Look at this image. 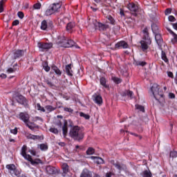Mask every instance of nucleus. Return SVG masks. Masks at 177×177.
<instances>
[{
    "mask_svg": "<svg viewBox=\"0 0 177 177\" xmlns=\"http://www.w3.org/2000/svg\"><path fill=\"white\" fill-rule=\"evenodd\" d=\"M71 127V128L69 131V136L72 138V139H74V140H77L78 142H80V140H82L85 136V133H84V131H82L81 128L78 126Z\"/></svg>",
    "mask_w": 177,
    "mask_h": 177,
    "instance_id": "f257e3e1",
    "label": "nucleus"
},
{
    "mask_svg": "<svg viewBox=\"0 0 177 177\" xmlns=\"http://www.w3.org/2000/svg\"><path fill=\"white\" fill-rule=\"evenodd\" d=\"M142 32L144 34V39L140 41V44L141 48L142 50L145 52V50H147V49H149V45L151 44V40L149 37L147 28L144 29L142 30Z\"/></svg>",
    "mask_w": 177,
    "mask_h": 177,
    "instance_id": "f03ea898",
    "label": "nucleus"
},
{
    "mask_svg": "<svg viewBox=\"0 0 177 177\" xmlns=\"http://www.w3.org/2000/svg\"><path fill=\"white\" fill-rule=\"evenodd\" d=\"M151 92L156 100H164V93L162 91H160V87L158 84H153L151 88Z\"/></svg>",
    "mask_w": 177,
    "mask_h": 177,
    "instance_id": "7ed1b4c3",
    "label": "nucleus"
},
{
    "mask_svg": "<svg viewBox=\"0 0 177 177\" xmlns=\"http://www.w3.org/2000/svg\"><path fill=\"white\" fill-rule=\"evenodd\" d=\"M57 44L58 46H61L62 48H71L74 46V41L67 39L66 37H62Z\"/></svg>",
    "mask_w": 177,
    "mask_h": 177,
    "instance_id": "20e7f679",
    "label": "nucleus"
},
{
    "mask_svg": "<svg viewBox=\"0 0 177 177\" xmlns=\"http://www.w3.org/2000/svg\"><path fill=\"white\" fill-rule=\"evenodd\" d=\"M37 46H38L40 52H45V50H48V49H50V48H52L53 45H52V43L39 42L37 44Z\"/></svg>",
    "mask_w": 177,
    "mask_h": 177,
    "instance_id": "39448f33",
    "label": "nucleus"
},
{
    "mask_svg": "<svg viewBox=\"0 0 177 177\" xmlns=\"http://www.w3.org/2000/svg\"><path fill=\"white\" fill-rule=\"evenodd\" d=\"M94 26L95 27V29L98 28L100 31H106V30L110 28V26L108 24L97 22L96 20L94 21Z\"/></svg>",
    "mask_w": 177,
    "mask_h": 177,
    "instance_id": "423d86ee",
    "label": "nucleus"
},
{
    "mask_svg": "<svg viewBox=\"0 0 177 177\" xmlns=\"http://www.w3.org/2000/svg\"><path fill=\"white\" fill-rule=\"evenodd\" d=\"M15 100H17V103H19V104H23L25 106V107H27L28 106V101L24 96L21 95H18L15 97Z\"/></svg>",
    "mask_w": 177,
    "mask_h": 177,
    "instance_id": "0eeeda50",
    "label": "nucleus"
},
{
    "mask_svg": "<svg viewBox=\"0 0 177 177\" xmlns=\"http://www.w3.org/2000/svg\"><path fill=\"white\" fill-rule=\"evenodd\" d=\"M19 118L24 121L25 124H30V115L27 113H19Z\"/></svg>",
    "mask_w": 177,
    "mask_h": 177,
    "instance_id": "6e6552de",
    "label": "nucleus"
},
{
    "mask_svg": "<svg viewBox=\"0 0 177 177\" xmlns=\"http://www.w3.org/2000/svg\"><path fill=\"white\" fill-rule=\"evenodd\" d=\"M24 55V51L23 50H15L12 52V58L14 59H19Z\"/></svg>",
    "mask_w": 177,
    "mask_h": 177,
    "instance_id": "1a4fd4ad",
    "label": "nucleus"
},
{
    "mask_svg": "<svg viewBox=\"0 0 177 177\" xmlns=\"http://www.w3.org/2000/svg\"><path fill=\"white\" fill-rule=\"evenodd\" d=\"M27 146L24 145L21 148V156L26 159V160H31V156L27 155Z\"/></svg>",
    "mask_w": 177,
    "mask_h": 177,
    "instance_id": "9d476101",
    "label": "nucleus"
},
{
    "mask_svg": "<svg viewBox=\"0 0 177 177\" xmlns=\"http://www.w3.org/2000/svg\"><path fill=\"white\" fill-rule=\"evenodd\" d=\"M128 9H129V10L131 12H134V13L136 12H138L139 7L138 6V5L135 4L134 3H130L128 4L127 6Z\"/></svg>",
    "mask_w": 177,
    "mask_h": 177,
    "instance_id": "9b49d317",
    "label": "nucleus"
},
{
    "mask_svg": "<svg viewBox=\"0 0 177 177\" xmlns=\"http://www.w3.org/2000/svg\"><path fill=\"white\" fill-rule=\"evenodd\" d=\"M115 49H120V48L127 49V48H128V44H127L125 41H120L115 45Z\"/></svg>",
    "mask_w": 177,
    "mask_h": 177,
    "instance_id": "f8f14e48",
    "label": "nucleus"
},
{
    "mask_svg": "<svg viewBox=\"0 0 177 177\" xmlns=\"http://www.w3.org/2000/svg\"><path fill=\"white\" fill-rule=\"evenodd\" d=\"M50 8H53V11H54V12H58L59 9L62 8V1H59V3H53Z\"/></svg>",
    "mask_w": 177,
    "mask_h": 177,
    "instance_id": "ddd939ff",
    "label": "nucleus"
},
{
    "mask_svg": "<svg viewBox=\"0 0 177 177\" xmlns=\"http://www.w3.org/2000/svg\"><path fill=\"white\" fill-rule=\"evenodd\" d=\"M91 160H94V162H95V164H104V160L98 156H91Z\"/></svg>",
    "mask_w": 177,
    "mask_h": 177,
    "instance_id": "4468645a",
    "label": "nucleus"
},
{
    "mask_svg": "<svg viewBox=\"0 0 177 177\" xmlns=\"http://www.w3.org/2000/svg\"><path fill=\"white\" fill-rule=\"evenodd\" d=\"M80 177H92V173L87 169H84L82 171Z\"/></svg>",
    "mask_w": 177,
    "mask_h": 177,
    "instance_id": "2eb2a0df",
    "label": "nucleus"
},
{
    "mask_svg": "<svg viewBox=\"0 0 177 177\" xmlns=\"http://www.w3.org/2000/svg\"><path fill=\"white\" fill-rule=\"evenodd\" d=\"M48 28L49 25H48V21H46V20L42 21L40 26L41 30L46 31V30H48Z\"/></svg>",
    "mask_w": 177,
    "mask_h": 177,
    "instance_id": "dca6fc26",
    "label": "nucleus"
},
{
    "mask_svg": "<svg viewBox=\"0 0 177 177\" xmlns=\"http://www.w3.org/2000/svg\"><path fill=\"white\" fill-rule=\"evenodd\" d=\"M122 96H128L130 99H133V92L126 90L122 93Z\"/></svg>",
    "mask_w": 177,
    "mask_h": 177,
    "instance_id": "f3484780",
    "label": "nucleus"
},
{
    "mask_svg": "<svg viewBox=\"0 0 177 177\" xmlns=\"http://www.w3.org/2000/svg\"><path fill=\"white\" fill-rule=\"evenodd\" d=\"M155 39L158 45H161V44H162V37H161V35L156 33L155 35Z\"/></svg>",
    "mask_w": 177,
    "mask_h": 177,
    "instance_id": "a211bd4d",
    "label": "nucleus"
},
{
    "mask_svg": "<svg viewBox=\"0 0 177 177\" xmlns=\"http://www.w3.org/2000/svg\"><path fill=\"white\" fill-rule=\"evenodd\" d=\"M51 69L53 70V71L55 73V74H57V75H62V71H60V69H59V68H57L56 65H52Z\"/></svg>",
    "mask_w": 177,
    "mask_h": 177,
    "instance_id": "6ab92c4d",
    "label": "nucleus"
},
{
    "mask_svg": "<svg viewBox=\"0 0 177 177\" xmlns=\"http://www.w3.org/2000/svg\"><path fill=\"white\" fill-rule=\"evenodd\" d=\"M66 74L70 77H73V71L71 70V64H68L66 66Z\"/></svg>",
    "mask_w": 177,
    "mask_h": 177,
    "instance_id": "aec40b11",
    "label": "nucleus"
},
{
    "mask_svg": "<svg viewBox=\"0 0 177 177\" xmlns=\"http://www.w3.org/2000/svg\"><path fill=\"white\" fill-rule=\"evenodd\" d=\"M68 131V129L67 127V122H65L64 124V126L62 127V132L64 138L67 136V132Z\"/></svg>",
    "mask_w": 177,
    "mask_h": 177,
    "instance_id": "412c9836",
    "label": "nucleus"
},
{
    "mask_svg": "<svg viewBox=\"0 0 177 177\" xmlns=\"http://www.w3.org/2000/svg\"><path fill=\"white\" fill-rule=\"evenodd\" d=\"M46 171L47 174L52 175V174H55V167H53L52 166H48L46 168Z\"/></svg>",
    "mask_w": 177,
    "mask_h": 177,
    "instance_id": "4be33fe9",
    "label": "nucleus"
},
{
    "mask_svg": "<svg viewBox=\"0 0 177 177\" xmlns=\"http://www.w3.org/2000/svg\"><path fill=\"white\" fill-rule=\"evenodd\" d=\"M28 161H30V162L32 164V165H38V164H40L41 160L36 159L35 160H32V158L30 156V159H27Z\"/></svg>",
    "mask_w": 177,
    "mask_h": 177,
    "instance_id": "5701e85b",
    "label": "nucleus"
},
{
    "mask_svg": "<svg viewBox=\"0 0 177 177\" xmlns=\"http://www.w3.org/2000/svg\"><path fill=\"white\" fill-rule=\"evenodd\" d=\"M11 175H15V176L20 177V175L21 174V171L17 169L16 168L14 169L13 171H10Z\"/></svg>",
    "mask_w": 177,
    "mask_h": 177,
    "instance_id": "b1692460",
    "label": "nucleus"
},
{
    "mask_svg": "<svg viewBox=\"0 0 177 177\" xmlns=\"http://www.w3.org/2000/svg\"><path fill=\"white\" fill-rule=\"evenodd\" d=\"M111 164H113V165H114V167H115V168H117L119 171L122 170V166L121 165H120L119 162L115 163V162H114V160H111Z\"/></svg>",
    "mask_w": 177,
    "mask_h": 177,
    "instance_id": "393cba45",
    "label": "nucleus"
},
{
    "mask_svg": "<svg viewBox=\"0 0 177 177\" xmlns=\"http://www.w3.org/2000/svg\"><path fill=\"white\" fill-rule=\"evenodd\" d=\"M95 102L97 103V104H102V103H103V100L102 99V96L100 95L95 96Z\"/></svg>",
    "mask_w": 177,
    "mask_h": 177,
    "instance_id": "a878e982",
    "label": "nucleus"
},
{
    "mask_svg": "<svg viewBox=\"0 0 177 177\" xmlns=\"http://www.w3.org/2000/svg\"><path fill=\"white\" fill-rule=\"evenodd\" d=\"M133 64L134 66H142L143 67L144 66H146V62L134 61Z\"/></svg>",
    "mask_w": 177,
    "mask_h": 177,
    "instance_id": "bb28decb",
    "label": "nucleus"
},
{
    "mask_svg": "<svg viewBox=\"0 0 177 177\" xmlns=\"http://www.w3.org/2000/svg\"><path fill=\"white\" fill-rule=\"evenodd\" d=\"M6 168H7V169H9L10 172H13L16 168V166L13 164L7 165Z\"/></svg>",
    "mask_w": 177,
    "mask_h": 177,
    "instance_id": "cd10ccee",
    "label": "nucleus"
},
{
    "mask_svg": "<svg viewBox=\"0 0 177 177\" xmlns=\"http://www.w3.org/2000/svg\"><path fill=\"white\" fill-rule=\"evenodd\" d=\"M151 30L154 34H157L158 32V26L156 24H153L151 25Z\"/></svg>",
    "mask_w": 177,
    "mask_h": 177,
    "instance_id": "c85d7f7f",
    "label": "nucleus"
},
{
    "mask_svg": "<svg viewBox=\"0 0 177 177\" xmlns=\"http://www.w3.org/2000/svg\"><path fill=\"white\" fill-rule=\"evenodd\" d=\"M75 27V24L74 23L70 22L66 26V30L70 31V30H73Z\"/></svg>",
    "mask_w": 177,
    "mask_h": 177,
    "instance_id": "c756f323",
    "label": "nucleus"
},
{
    "mask_svg": "<svg viewBox=\"0 0 177 177\" xmlns=\"http://www.w3.org/2000/svg\"><path fill=\"white\" fill-rule=\"evenodd\" d=\"M161 58L164 62H165V63H168V58L167 57V54H165L164 50H162Z\"/></svg>",
    "mask_w": 177,
    "mask_h": 177,
    "instance_id": "7c9ffc66",
    "label": "nucleus"
},
{
    "mask_svg": "<svg viewBox=\"0 0 177 177\" xmlns=\"http://www.w3.org/2000/svg\"><path fill=\"white\" fill-rule=\"evenodd\" d=\"M142 177H151V172L146 170L141 174Z\"/></svg>",
    "mask_w": 177,
    "mask_h": 177,
    "instance_id": "2f4dec72",
    "label": "nucleus"
},
{
    "mask_svg": "<svg viewBox=\"0 0 177 177\" xmlns=\"http://www.w3.org/2000/svg\"><path fill=\"white\" fill-rule=\"evenodd\" d=\"M167 30L169 31V32H170V34H172V35H174L173 41H174V42H177V35L175 34V32H174V31H172L169 28H167Z\"/></svg>",
    "mask_w": 177,
    "mask_h": 177,
    "instance_id": "473e14b6",
    "label": "nucleus"
},
{
    "mask_svg": "<svg viewBox=\"0 0 177 177\" xmlns=\"http://www.w3.org/2000/svg\"><path fill=\"white\" fill-rule=\"evenodd\" d=\"M62 167L64 174H67V172H68V165L64 163Z\"/></svg>",
    "mask_w": 177,
    "mask_h": 177,
    "instance_id": "72a5a7b5",
    "label": "nucleus"
},
{
    "mask_svg": "<svg viewBox=\"0 0 177 177\" xmlns=\"http://www.w3.org/2000/svg\"><path fill=\"white\" fill-rule=\"evenodd\" d=\"M100 84L102 85V86H104V88H109V86L106 84V78L104 77H101L100 78Z\"/></svg>",
    "mask_w": 177,
    "mask_h": 177,
    "instance_id": "f704fd0d",
    "label": "nucleus"
},
{
    "mask_svg": "<svg viewBox=\"0 0 177 177\" xmlns=\"http://www.w3.org/2000/svg\"><path fill=\"white\" fill-rule=\"evenodd\" d=\"M53 13H55V11H53V8L50 7V9L46 11L45 15L46 16H50V15H53Z\"/></svg>",
    "mask_w": 177,
    "mask_h": 177,
    "instance_id": "c9c22d12",
    "label": "nucleus"
},
{
    "mask_svg": "<svg viewBox=\"0 0 177 177\" xmlns=\"http://www.w3.org/2000/svg\"><path fill=\"white\" fill-rule=\"evenodd\" d=\"M86 154H88V156H92V154H95V149H93V148H88L86 151Z\"/></svg>",
    "mask_w": 177,
    "mask_h": 177,
    "instance_id": "e433bc0d",
    "label": "nucleus"
},
{
    "mask_svg": "<svg viewBox=\"0 0 177 177\" xmlns=\"http://www.w3.org/2000/svg\"><path fill=\"white\" fill-rule=\"evenodd\" d=\"M37 109L39 110V111H42L43 113H45L46 110L45 108L43 106H41V104L39 103H37L36 104Z\"/></svg>",
    "mask_w": 177,
    "mask_h": 177,
    "instance_id": "4c0bfd02",
    "label": "nucleus"
},
{
    "mask_svg": "<svg viewBox=\"0 0 177 177\" xmlns=\"http://www.w3.org/2000/svg\"><path fill=\"white\" fill-rule=\"evenodd\" d=\"M46 110H47L48 113H50L55 110V107L50 106V105H47L45 106Z\"/></svg>",
    "mask_w": 177,
    "mask_h": 177,
    "instance_id": "58836bf2",
    "label": "nucleus"
},
{
    "mask_svg": "<svg viewBox=\"0 0 177 177\" xmlns=\"http://www.w3.org/2000/svg\"><path fill=\"white\" fill-rule=\"evenodd\" d=\"M80 117H83V118H85V120H89L91 118V116L88 114H85L83 112L80 113Z\"/></svg>",
    "mask_w": 177,
    "mask_h": 177,
    "instance_id": "ea45409f",
    "label": "nucleus"
},
{
    "mask_svg": "<svg viewBox=\"0 0 177 177\" xmlns=\"http://www.w3.org/2000/svg\"><path fill=\"white\" fill-rule=\"evenodd\" d=\"M136 109L140 111H142V113H145V106L142 105H136Z\"/></svg>",
    "mask_w": 177,
    "mask_h": 177,
    "instance_id": "a19ab883",
    "label": "nucleus"
},
{
    "mask_svg": "<svg viewBox=\"0 0 177 177\" xmlns=\"http://www.w3.org/2000/svg\"><path fill=\"white\" fill-rule=\"evenodd\" d=\"M50 132H52L53 133L57 135L59 133V130H57V129H56V128L51 127L50 129Z\"/></svg>",
    "mask_w": 177,
    "mask_h": 177,
    "instance_id": "79ce46f5",
    "label": "nucleus"
},
{
    "mask_svg": "<svg viewBox=\"0 0 177 177\" xmlns=\"http://www.w3.org/2000/svg\"><path fill=\"white\" fill-rule=\"evenodd\" d=\"M41 150H46L48 149V145L46 144H41L39 145Z\"/></svg>",
    "mask_w": 177,
    "mask_h": 177,
    "instance_id": "37998d69",
    "label": "nucleus"
},
{
    "mask_svg": "<svg viewBox=\"0 0 177 177\" xmlns=\"http://www.w3.org/2000/svg\"><path fill=\"white\" fill-rule=\"evenodd\" d=\"M112 80L114 82H115L116 84H121L122 80L121 79L118 78V77H112Z\"/></svg>",
    "mask_w": 177,
    "mask_h": 177,
    "instance_id": "c03bdc74",
    "label": "nucleus"
},
{
    "mask_svg": "<svg viewBox=\"0 0 177 177\" xmlns=\"http://www.w3.org/2000/svg\"><path fill=\"white\" fill-rule=\"evenodd\" d=\"M108 20L110 21L111 24H113V25L115 24V20H114V18H113V17L109 16Z\"/></svg>",
    "mask_w": 177,
    "mask_h": 177,
    "instance_id": "a18cd8bd",
    "label": "nucleus"
},
{
    "mask_svg": "<svg viewBox=\"0 0 177 177\" xmlns=\"http://www.w3.org/2000/svg\"><path fill=\"white\" fill-rule=\"evenodd\" d=\"M170 157H172L173 158H176L177 157V151H174L170 152Z\"/></svg>",
    "mask_w": 177,
    "mask_h": 177,
    "instance_id": "49530a36",
    "label": "nucleus"
},
{
    "mask_svg": "<svg viewBox=\"0 0 177 177\" xmlns=\"http://www.w3.org/2000/svg\"><path fill=\"white\" fill-rule=\"evenodd\" d=\"M168 19H169V21H176V19H175V17H174V16H172V15L169 16Z\"/></svg>",
    "mask_w": 177,
    "mask_h": 177,
    "instance_id": "de8ad7c7",
    "label": "nucleus"
},
{
    "mask_svg": "<svg viewBox=\"0 0 177 177\" xmlns=\"http://www.w3.org/2000/svg\"><path fill=\"white\" fill-rule=\"evenodd\" d=\"M17 15L19 19H23V17H24V13H23V12H18Z\"/></svg>",
    "mask_w": 177,
    "mask_h": 177,
    "instance_id": "09e8293b",
    "label": "nucleus"
},
{
    "mask_svg": "<svg viewBox=\"0 0 177 177\" xmlns=\"http://www.w3.org/2000/svg\"><path fill=\"white\" fill-rule=\"evenodd\" d=\"M35 9H41V3H36L33 6Z\"/></svg>",
    "mask_w": 177,
    "mask_h": 177,
    "instance_id": "8fccbe9b",
    "label": "nucleus"
},
{
    "mask_svg": "<svg viewBox=\"0 0 177 177\" xmlns=\"http://www.w3.org/2000/svg\"><path fill=\"white\" fill-rule=\"evenodd\" d=\"M64 110L68 113H73V111H74L71 108H64Z\"/></svg>",
    "mask_w": 177,
    "mask_h": 177,
    "instance_id": "3c124183",
    "label": "nucleus"
},
{
    "mask_svg": "<svg viewBox=\"0 0 177 177\" xmlns=\"http://www.w3.org/2000/svg\"><path fill=\"white\" fill-rule=\"evenodd\" d=\"M30 139H33L34 140H35V139H39V136H34V135H30Z\"/></svg>",
    "mask_w": 177,
    "mask_h": 177,
    "instance_id": "603ef678",
    "label": "nucleus"
},
{
    "mask_svg": "<svg viewBox=\"0 0 177 177\" xmlns=\"http://www.w3.org/2000/svg\"><path fill=\"white\" fill-rule=\"evenodd\" d=\"M7 73H8V74H10L12 73H15V69H13V68H9L8 70H7Z\"/></svg>",
    "mask_w": 177,
    "mask_h": 177,
    "instance_id": "864d4df0",
    "label": "nucleus"
},
{
    "mask_svg": "<svg viewBox=\"0 0 177 177\" xmlns=\"http://www.w3.org/2000/svg\"><path fill=\"white\" fill-rule=\"evenodd\" d=\"M10 132H11V133H13L14 135H17V128L10 130Z\"/></svg>",
    "mask_w": 177,
    "mask_h": 177,
    "instance_id": "5fc2aeb1",
    "label": "nucleus"
},
{
    "mask_svg": "<svg viewBox=\"0 0 177 177\" xmlns=\"http://www.w3.org/2000/svg\"><path fill=\"white\" fill-rule=\"evenodd\" d=\"M29 153H30V154H32V156H37V153L33 149H29Z\"/></svg>",
    "mask_w": 177,
    "mask_h": 177,
    "instance_id": "6e6d98bb",
    "label": "nucleus"
},
{
    "mask_svg": "<svg viewBox=\"0 0 177 177\" xmlns=\"http://www.w3.org/2000/svg\"><path fill=\"white\" fill-rule=\"evenodd\" d=\"M113 175H114V173L109 171L106 174V177H111V176H113Z\"/></svg>",
    "mask_w": 177,
    "mask_h": 177,
    "instance_id": "4d7b16f0",
    "label": "nucleus"
},
{
    "mask_svg": "<svg viewBox=\"0 0 177 177\" xmlns=\"http://www.w3.org/2000/svg\"><path fill=\"white\" fill-rule=\"evenodd\" d=\"M169 99H175V94L172 93H169Z\"/></svg>",
    "mask_w": 177,
    "mask_h": 177,
    "instance_id": "13d9d810",
    "label": "nucleus"
},
{
    "mask_svg": "<svg viewBox=\"0 0 177 177\" xmlns=\"http://www.w3.org/2000/svg\"><path fill=\"white\" fill-rule=\"evenodd\" d=\"M171 8H167V9H166V10H165V15H169V14L171 13Z\"/></svg>",
    "mask_w": 177,
    "mask_h": 177,
    "instance_id": "bf43d9fd",
    "label": "nucleus"
},
{
    "mask_svg": "<svg viewBox=\"0 0 177 177\" xmlns=\"http://www.w3.org/2000/svg\"><path fill=\"white\" fill-rule=\"evenodd\" d=\"M3 12V6H2V1H0V13Z\"/></svg>",
    "mask_w": 177,
    "mask_h": 177,
    "instance_id": "052dcab7",
    "label": "nucleus"
},
{
    "mask_svg": "<svg viewBox=\"0 0 177 177\" xmlns=\"http://www.w3.org/2000/svg\"><path fill=\"white\" fill-rule=\"evenodd\" d=\"M167 75H168V77H169L170 78H174V73H172V72H168V73H167Z\"/></svg>",
    "mask_w": 177,
    "mask_h": 177,
    "instance_id": "680f3d73",
    "label": "nucleus"
},
{
    "mask_svg": "<svg viewBox=\"0 0 177 177\" xmlns=\"http://www.w3.org/2000/svg\"><path fill=\"white\" fill-rule=\"evenodd\" d=\"M44 68L47 73L50 70V67H49L48 66H44Z\"/></svg>",
    "mask_w": 177,
    "mask_h": 177,
    "instance_id": "e2e57ef3",
    "label": "nucleus"
},
{
    "mask_svg": "<svg viewBox=\"0 0 177 177\" xmlns=\"http://www.w3.org/2000/svg\"><path fill=\"white\" fill-rule=\"evenodd\" d=\"M17 25H19V20H15L12 22V26H17Z\"/></svg>",
    "mask_w": 177,
    "mask_h": 177,
    "instance_id": "0e129e2a",
    "label": "nucleus"
},
{
    "mask_svg": "<svg viewBox=\"0 0 177 177\" xmlns=\"http://www.w3.org/2000/svg\"><path fill=\"white\" fill-rule=\"evenodd\" d=\"M46 82V84L48 86H53L52 82H50L49 80H47Z\"/></svg>",
    "mask_w": 177,
    "mask_h": 177,
    "instance_id": "69168bd1",
    "label": "nucleus"
},
{
    "mask_svg": "<svg viewBox=\"0 0 177 177\" xmlns=\"http://www.w3.org/2000/svg\"><path fill=\"white\" fill-rule=\"evenodd\" d=\"M173 28H174V30H177V23L176 24H171Z\"/></svg>",
    "mask_w": 177,
    "mask_h": 177,
    "instance_id": "338daca9",
    "label": "nucleus"
},
{
    "mask_svg": "<svg viewBox=\"0 0 177 177\" xmlns=\"http://www.w3.org/2000/svg\"><path fill=\"white\" fill-rule=\"evenodd\" d=\"M120 16H121V17H124V16H125V15L124 14V11H123L122 10H121V9H120Z\"/></svg>",
    "mask_w": 177,
    "mask_h": 177,
    "instance_id": "774afa93",
    "label": "nucleus"
}]
</instances>
